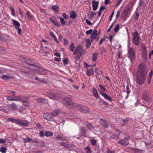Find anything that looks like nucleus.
Returning <instances> with one entry per match:
<instances>
[{"label":"nucleus","mask_w":153,"mask_h":153,"mask_svg":"<svg viewBox=\"0 0 153 153\" xmlns=\"http://www.w3.org/2000/svg\"><path fill=\"white\" fill-rule=\"evenodd\" d=\"M137 74V83L140 84H143L145 80L147 72L145 71L143 65L141 64L139 65V70Z\"/></svg>","instance_id":"nucleus-1"},{"label":"nucleus","mask_w":153,"mask_h":153,"mask_svg":"<svg viewBox=\"0 0 153 153\" xmlns=\"http://www.w3.org/2000/svg\"><path fill=\"white\" fill-rule=\"evenodd\" d=\"M8 93L11 96H5L6 99L8 101H22V98L19 96H16V93L12 91H9Z\"/></svg>","instance_id":"nucleus-2"},{"label":"nucleus","mask_w":153,"mask_h":153,"mask_svg":"<svg viewBox=\"0 0 153 153\" xmlns=\"http://www.w3.org/2000/svg\"><path fill=\"white\" fill-rule=\"evenodd\" d=\"M62 102L64 105L70 108L76 107L77 105V104L73 102L70 98L68 97L64 98L62 100Z\"/></svg>","instance_id":"nucleus-3"},{"label":"nucleus","mask_w":153,"mask_h":153,"mask_svg":"<svg viewBox=\"0 0 153 153\" xmlns=\"http://www.w3.org/2000/svg\"><path fill=\"white\" fill-rule=\"evenodd\" d=\"M29 60H28L26 62V63L32 66L31 68L34 71V72L42 74H45L47 73V71L44 69L43 68L39 67L35 65L29 64L28 63V62Z\"/></svg>","instance_id":"nucleus-4"},{"label":"nucleus","mask_w":153,"mask_h":153,"mask_svg":"<svg viewBox=\"0 0 153 153\" xmlns=\"http://www.w3.org/2000/svg\"><path fill=\"white\" fill-rule=\"evenodd\" d=\"M133 37L132 39V42L134 44L139 45L140 42V39L138 36V34L137 31H136L132 33Z\"/></svg>","instance_id":"nucleus-5"},{"label":"nucleus","mask_w":153,"mask_h":153,"mask_svg":"<svg viewBox=\"0 0 153 153\" xmlns=\"http://www.w3.org/2000/svg\"><path fill=\"white\" fill-rule=\"evenodd\" d=\"M54 112H53V114L52 115L51 113H46L44 114L43 115V117L44 119L46 120L49 121H52L53 120V117L56 116L58 112H57L56 114H54Z\"/></svg>","instance_id":"nucleus-6"},{"label":"nucleus","mask_w":153,"mask_h":153,"mask_svg":"<svg viewBox=\"0 0 153 153\" xmlns=\"http://www.w3.org/2000/svg\"><path fill=\"white\" fill-rule=\"evenodd\" d=\"M77 108L80 110L81 112L85 113H88L90 111V109L88 107L85 106H82L81 105H76Z\"/></svg>","instance_id":"nucleus-7"},{"label":"nucleus","mask_w":153,"mask_h":153,"mask_svg":"<svg viewBox=\"0 0 153 153\" xmlns=\"http://www.w3.org/2000/svg\"><path fill=\"white\" fill-rule=\"evenodd\" d=\"M47 95L50 99L53 100H57L60 98V95L55 94L53 91L49 93Z\"/></svg>","instance_id":"nucleus-8"},{"label":"nucleus","mask_w":153,"mask_h":153,"mask_svg":"<svg viewBox=\"0 0 153 153\" xmlns=\"http://www.w3.org/2000/svg\"><path fill=\"white\" fill-rule=\"evenodd\" d=\"M47 95L50 99L53 100H57L60 98V95L55 94L53 91L49 93Z\"/></svg>","instance_id":"nucleus-9"},{"label":"nucleus","mask_w":153,"mask_h":153,"mask_svg":"<svg viewBox=\"0 0 153 153\" xmlns=\"http://www.w3.org/2000/svg\"><path fill=\"white\" fill-rule=\"evenodd\" d=\"M18 124L20 126H29L28 123L25 120H23L20 119H18L16 123Z\"/></svg>","instance_id":"nucleus-10"},{"label":"nucleus","mask_w":153,"mask_h":153,"mask_svg":"<svg viewBox=\"0 0 153 153\" xmlns=\"http://www.w3.org/2000/svg\"><path fill=\"white\" fill-rule=\"evenodd\" d=\"M128 53L129 58L131 60L134 59L135 57V53L132 48H131L129 49Z\"/></svg>","instance_id":"nucleus-11"},{"label":"nucleus","mask_w":153,"mask_h":153,"mask_svg":"<svg viewBox=\"0 0 153 153\" xmlns=\"http://www.w3.org/2000/svg\"><path fill=\"white\" fill-rule=\"evenodd\" d=\"M117 143L123 146H126L128 144V139L126 138L121 140L119 141H117Z\"/></svg>","instance_id":"nucleus-12"},{"label":"nucleus","mask_w":153,"mask_h":153,"mask_svg":"<svg viewBox=\"0 0 153 153\" xmlns=\"http://www.w3.org/2000/svg\"><path fill=\"white\" fill-rule=\"evenodd\" d=\"M97 30L94 29L91 34L90 38L92 40V42L93 41L94 39H95L97 36Z\"/></svg>","instance_id":"nucleus-13"},{"label":"nucleus","mask_w":153,"mask_h":153,"mask_svg":"<svg viewBox=\"0 0 153 153\" xmlns=\"http://www.w3.org/2000/svg\"><path fill=\"white\" fill-rule=\"evenodd\" d=\"M79 53L81 55L82 53V49L79 46H77L76 47L74 51L73 52V54H75Z\"/></svg>","instance_id":"nucleus-14"},{"label":"nucleus","mask_w":153,"mask_h":153,"mask_svg":"<svg viewBox=\"0 0 153 153\" xmlns=\"http://www.w3.org/2000/svg\"><path fill=\"white\" fill-rule=\"evenodd\" d=\"M100 124L104 128H107L108 125L107 124L106 122L102 119H100Z\"/></svg>","instance_id":"nucleus-15"},{"label":"nucleus","mask_w":153,"mask_h":153,"mask_svg":"<svg viewBox=\"0 0 153 153\" xmlns=\"http://www.w3.org/2000/svg\"><path fill=\"white\" fill-rule=\"evenodd\" d=\"M129 10V8L128 7L123 11L121 15L122 18L124 19L125 18Z\"/></svg>","instance_id":"nucleus-16"},{"label":"nucleus","mask_w":153,"mask_h":153,"mask_svg":"<svg viewBox=\"0 0 153 153\" xmlns=\"http://www.w3.org/2000/svg\"><path fill=\"white\" fill-rule=\"evenodd\" d=\"M141 49L142 52V54L143 55V56L144 58H146L147 54V52L146 47L144 46H142Z\"/></svg>","instance_id":"nucleus-17"},{"label":"nucleus","mask_w":153,"mask_h":153,"mask_svg":"<svg viewBox=\"0 0 153 153\" xmlns=\"http://www.w3.org/2000/svg\"><path fill=\"white\" fill-rule=\"evenodd\" d=\"M12 21L13 22V25L16 29H17L20 27V25L19 22L13 19H12Z\"/></svg>","instance_id":"nucleus-18"},{"label":"nucleus","mask_w":153,"mask_h":153,"mask_svg":"<svg viewBox=\"0 0 153 153\" xmlns=\"http://www.w3.org/2000/svg\"><path fill=\"white\" fill-rule=\"evenodd\" d=\"M92 92L93 96H94L96 99H99V96L98 95V92L96 89L93 88L92 89Z\"/></svg>","instance_id":"nucleus-19"},{"label":"nucleus","mask_w":153,"mask_h":153,"mask_svg":"<svg viewBox=\"0 0 153 153\" xmlns=\"http://www.w3.org/2000/svg\"><path fill=\"white\" fill-rule=\"evenodd\" d=\"M86 75L88 76H90L94 74V69L93 68L87 69L86 72Z\"/></svg>","instance_id":"nucleus-20"},{"label":"nucleus","mask_w":153,"mask_h":153,"mask_svg":"<svg viewBox=\"0 0 153 153\" xmlns=\"http://www.w3.org/2000/svg\"><path fill=\"white\" fill-rule=\"evenodd\" d=\"M49 20L55 26L58 27L60 26V25L54 19V17H52L49 19Z\"/></svg>","instance_id":"nucleus-21"},{"label":"nucleus","mask_w":153,"mask_h":153,"mask_svg":"<svg viewBox=\"0 0 153 153\" xmlns=\"http://www.w3.org/2000/svg\"><path fill=\"white\" fill-rule=\"evenodd\" d=\"M92 4L93 10L94 11L96 10L98 7L99 4L98 2H96L94 1L92 2Z\"/></svg>","instance_id":"nucleus-22"},{"label":"nucleus","mask_w":153,"mask_h":153,"mask_svg":"<svg viewBox=\"0 0 153 153\" xmlns=\"http://www.w3.org/2000/svg\"><path fill=\"white\" fill-rule=\"evenodd\" d=\"M36 101L38 102L42 103H46L48 102V100L46 99L42 98L37 99Z\"/></svg>","instance_id":"nucleus-23"},{"label":"nucleus","mask_w":153,"mask_h":153,"mask_svg":"<svg viewBox=\"0 0 153 153\" xmlns=\"http://www.w3.org/2000/svg\"><path fill=\"white\" fill-rule=\"evenodd\" d=\"M53 134V132L49 131H45V132L44 135L46 137H51Z\"/></svg>","instance_id":"nucleus-24"},{"label":"nucleus","mask_w":153,"mask_h":153,"mask_svg":"<svg viewBox=\"0 0 153 153\" xmlns=\"http://www.w3.org/2000/svg\"><path fill=\"white\" fill-rule=\"evenodd\" d=\"M101 95L106 99L108 100L110 102L112 101L111 98L109 97L108 95L105 93H102Z\"/></svg>","instance_id":"nucleus-25"},{"label":"nucleus","mask_w":153,"mask_h":153,"mask_svg":"<svg viewBox=\"0 0 153 153\" xmlns=\"http://www.w3.org/2000/svg\"><path fill=\"white\" fill-rule=\"evenodd\" d=\"M26 13L28 19L30 20H32L33 18V16L31 14L29 11H27Z\"/></svg>","instance_id":"nucleus-26"},{"label":"nucleus","mask_w":153,"mask_h":153,"mask_svg":"<svg viewBox=\"0 0 153 153\" xmlns=\"http://www.w3.org/2000/svg\"><path fill=\"white\" fill-rule=\"evenodd\" d=\"M99 86L100 88V90H98L99 92L101 93V94H102V93H103L104 92L106 91V88L102 86L101 84L99 85Z\"/></svg>","instance_id":"nucleus-27"},{"label":"nucleus","mask_w":153,"mask_h":153,"mask_svg":"<svg viewBox=\"0 0 153 153\" xmlns=\"http://www.w3.org/2000/svg\"><path fill=\"white\" fill-rule=\"evenodd\" d=\"M11 108L14 110H15L17 109L18 108V106L14 103H13L9 105Z\"/></svg>","instance_id":"nucleus-28"},{"label":"nucleus","mask_w":153,"mask_h":153,"mask_svg":"<svg viewBox=\"0 0 153 153\" xmlns=\"http://www.w3.org/2000/svg\"><path fill=\"white\" fill-rule=\"evenodd\" d=\"M98 55V53H95L93 54L92 57V59L93 61L95 62L97 60Z\"/></svg>","instance_id":"nucleus-29"},{"label":"nucleus","mask_w":153,"mask_h":153,"mask_svg":"<svg viewBox=\"0 0 153 153\" xmlns=\"http://www.w3.org/2000/svg\"><path fill=\"white\" fill-rule=\"evenodd\" d=\"M86 47L87 48H89L90 47V46L91 45V44L92 42H92V40H91V41L89 39H86Z\"/></svg>","instance_id":"nucleus-30"},{"label":"nucleus","mask_w":153,"mask_h":153,"mask_svg":"<svg viewBox=\"0 0 153 153\" xmlns=\"http://www.w3.org/2000/svg\"><path fill=\"white\" fill-rule=\"evenodd\" d=\"M79 132L81 135H85L86 133V130L84 128H81L79 129Z\"/></svg>","instance_id":"nucleus-31"},{"label":"nucleus","mask_w":153,"mask_h":153,"mask_svg":"<svg viewBox=\"0 0 153 153\" xmlns=\"http://www.w3.org/2000/svg\"><path fill=\"white\" fill-rule=\"evenodd\" d=\"M1 78L4 80H7L11 78V77L7 75H3Z\"/></svg>","instance_id":"nucleus-32"},{"label":"nucleus","mask_w":153,"mask_h":153,"mask_svg":"<svg viewBox=\"0 0 153 153\" xmlns=\"http://www.w3.org/2000/svg\"><path fill=\"white\" fill-rule=\"evenodd\" d=\"M52 9L55 11V12L57 13L59 12L58 7L57 5L53 6L52 7Z\"/></svg>","instance_id":"nucleus-33"},{"label":"nucleus","mask_w":153,"mask_h":153,"mask_svg":"<svg viewBox=\"0 0 153 153\" xmlns=\"http://www.w3.org/2000/svg\"><path fill=\"white\" fill-rule=\"evenodd\" d=\"M85 150L86 153H91V150L89 146H87L85 148Z\"/></svg>","instance_id":"nucleus-34"},{"label":"nucleus","mask_w":153,"mask_h":153,"mask_svg":"<svg viewBox=\"0 0 153 153\" xmlns=\"http://www.w3.org/2000/svg\"><path fill=\"white\" fill-rule=\"evenodd\" d=\"M70 17L72 19L75 18L76 16V14L75 11H72L70 12Z\"/></svg>","instance_id":"nucleus-35"},{"label":"nucleus","mask_w":153,"mask_h":153,"mask_svg":"<svg viewBox=\"0 0 153 153\" xmlns=\"http://www.w3.org/2000/svg\"><path fill=\"white\" fill-rule=\"evenodd\" d=\"M75 48V46H74V43L73 42L71 43V45H70V50L73 52Z\"/></svg>","instance_id":"nucleus-36"},{"label":"nucleus","mask_w":153,"mask_h":153,"mask_svg":"<svg viewBox=\"0 0 153 153\" xmlns=\"http://www.w3.org/2000/svg\"><path fill=\"white\" fill-rule=\"evenodd\" d=\"M33 139L30 137L26 138H25L24 140V142L25 143L29 142L30 141H33Z\"/></svg>","instance_id":"nucleus-37"},{"label":"nucleus","mask_w":153,"mask_h":153,"mask_svg":"<svg viewBox=\"0 0 153 153\" xmlns=\"http://www.w3.org/2000/svg\"><path fill=\"white\" fill-rule=\"evenodd\" d=\"M59 19H60V21L61 22V24L62 25H65V22L64 19L62 17H59Z\"/></svg>","instance_id":"nucleus-38"},{"label":"nucleus","mask_w":153,"mask_h":153,"mask_svg":"<svg viewBox=\"0 0 153 153\" xmlns=\"http://www.w3.org/2000/svg\"><path fill=\"white\" fill-rule=\"evenodd\" d=\"M91 144L93 146H95L97 143V140L95 139H92L90 140Z\"/></svg>","instance_id":"nucleus-39"},{"label":"nucleus","mask_w":153,"mask_h":153,"mask_svg":"<svg viewBox=\"0 0 153 153\" xmlns=\"http://www.w3.org/2000/svg\"><path fill=\"white\" fill-rule=\"evenodd\" d=\"M10 10L11 11V12L12 13V14L14 16H15L16 14H15V10L14 9V8L13 7H10Z\"/></svg>","instance_id":"nucleus-40"},{"label":"nucleus","mask_w":153,"mask_h":153,"mask_svg":"<svg viewBox=\"0 0 153 153\" xmlns=\"http://www.w3.org/2000/svg\"><path fill=\"white\" fill-rule=\"evenodd\" d=\"M60 144L65 147H68L69 146V144L68 143L61 142L60 143Z\"/></svg>","instance_id":"nucleus-41"},{"label":"nucleus","mask_w":153,"mask_h":153,"mask_svg":"<svg viewBox=\"0 0 153 153\" xmlns=\"http://www.w3.org/2000/svg\"><path fill=\"white\" fill-rule=\"evenodd\" d=\"M120 25L117 24L114 28V31L115 32H117L119 29Z\"/></svg>","instance_id":"nucleus-42"},{"label":"nucleus","mask_w":153,"mask_h":153,"mask_svg":"<svg viewBox=\"0 0 153 153\" xmlns=\"http://www.w3.org/2000/svg\"><path fill=\"white\" fill-rule=\"evenodd\" d=\"M130 150L132 151L133 152L136 153L139 152V150L138 149H136L133 148H130Z\"/></svg>","instance_id":"nucleus-43"},{"label":"nucleus","mask_w":153,"mask_h":153,"mask_svg":"<svg viewBox=\"0 0 153 153\" xmlns=\"http://www.w3.org/2000/svg\"><path fill=\"white\" fill-rule=\"evenodd\" d=\"M149 0H142L141 4L143 5H146L148 3Z\"/></svg>","instance_id":"nucleus-44"},{"label":"nucleus","mask_w":153,"mask_h":153,"mask_svg":"<svg viewBox=\"0 0 153 153\" xmlns=\"http://www.w3.org/2000/svg\"><path fill=\"white\" fill-rule=\"evenodd\" d=\"M7 149L4 147H1L0 148V151L2 153H4L6 152Z\"/></svg>","instance_id":"nucleus-45"},{"label":"nucleus","mask_w":153,"mask_h":153,"mask_svg":"<svg viewBox=\"0 0 153 153\" xmlns=\"http://www.w3.org/2000/svg\"><path fill=\"white\" fill-rule=\"evenodd\" d=\"M93 30L91 29L86 31V34L87 35H88L90 34H91Z\"/></svg>","instance_id":"nucleus-46"},{"label":"nucleus","mask_w":153,"mask_h":153,"mask_svg":"<svg viewBox=\"0 0 153 153\" xmlns=\"http://www.w3.org/2000/svg\"><path fill=\"white\" fill-rule=\"evenodd\" d=\"M126 93L128 94H129L130 93V91L129 89V86L128 85H127L126 87Z\"/></svg>","instance_id":"nucleus-47"},{"label":"nucleus","mask_w":153,"mask_h":153,"mask_svg":"<svg viewBox=\"0 0 153 153\" xmlns=\"http://www.w3.org/2000/svg\"><path fill=\"white\" fill-rule=\"evenodd\" d=\"M56 138L57 139V140H61V141H63V138L62 137H61V136L60 135H58L56 137Z\"/></svg>","instance_id":"nucleus-48"},{"label":"nucleus","mask_w":153,"mask_h":153,"mask_svg":"<svg viewBox=\"0 0 153 153\" xmlns=\"http://www.w3.org/2000/svg\"><path fill=\"white\" fill-rule=\"evenodd\" d=\"M39 135L40 137H43L44 135H45L43 131H40L39 132Z\"/></svg>","instance_id":"nucleus-49"},{"label":"nucleus","mask_w":153,"mask_h":153,"mask_svg":"<svg viewBox=\"0 0 153 153\" xmlns=\"http://www.w3.org/2000/svg\"><path fill=\"white\" fill-rule=\"evenodd\" d=\"M10 120L13 123H15L16 124V122H17V119L10 118Z\"/></svg>","instance_id":"nucleus-50"},{"label":"nucleus","mask_w":153,"mask_h":153,"mask_svg":"<svg viewBox=\"0 0 153 153\" xmlns=\"http://www.w3.org/2000/svg\"><path fill=\"white\" fill-rule=\"evenodd\" d=\"M87 127L89 129L91 130H92L94 128L93 126L90 123L88 124V126Z\"/></svg>","instance_id":"nucleus-51"},{"label":"nucleus","mask_w":153,"mask_h":153,"mask_svg":"<svg viewBox=\"0 0 153 153\" xmlns=\"http://www.w3.org/2000/svg\"><path fill=\"white\" fill-rule=\"evenodd\" d=\"M62 16L63 17L66 19H67L68 18V16L66 15L65 13H63L62 14Z\"/></svg>","instance_id":"nucleus-52"},{"label":"nucleus","mask_w":153,"mask_h":153,"mask_svg":"<svg viewBox=\"0 0 153 153\" xmlns=\"http://www.w3.org/2000/svg\"><path fill=\"white\" fill-rule=\"evenodd\" d=\"M63 62L64 64L65 65H67L68 64V59H65L63 60Z\"/></svg>","instance_id":"nucleus-53"},{"label":"nucleus","mask_w":153,"mask_h":153,"mask_svg":"<svg viewBox=\"0 0 153 153\" xmlns=\"http://www.w3.org/2000/svg\"><path fill=\"white\" fill-rule=\"evenodd\" d=\"M35 79L37 81H39L40 82H42L43 81V79H41L39 77H36L35 78Z\"/></svg>","instance_id":"nucleus-54"},{"label":"nucleus","mask_w":153,"mask_h":153,"mask_svg":"<svg viewBox=\"0 0 153 153\" xmlns=\"http://www.w3.org/2000/svg\"><path fill=\"white\" fill-rule=\"evenodd\" d=\"M54 112V114H56V113L57 112H58V113H57V114L56 115H56H57L59 113V110H54V111H53L52 112V113H51V114H52V115H53V112Z\"/></svg>","instance_id":"nucleus-55"},{"label":"nucleus","mask_w":153,"mask_h":153,"mask_svg":"<svg viewBox=\"0 0 153 153\" xmlns=\"http://www.w3.org/2000/svg\"><path fill=\"white\" fill-rule=\"evenodd\" d=\"M6 71V70L4 68H0V72L1 73H4Z\"/></svg>","instance_id":"nucleus-56"},{"label":"nucleus","mask_w":153,"mask_h":153,"mask_svg":"<svg viewBox=\"0 0 153 153\" xmlns=\"http://www.w3.org/2000/svg\"><path fill=\"white\" fill-rule=\"evenodd\" d=\"M153 74V72L152 71V70H151V71L150 72L149 74V78H151L152 77V76Z\"/></svg>","instance_id":"nucleus-57"},{"label":"nucleus","mask_w":153,"mask_h":153,"mask_svg":"<svg viewBox=\"0 0 153 153\" xmlns=\"http://www.w3.org/2000/svg\"><path fill=\"white\" fill-rule=\"evenodd\" d=\"M63 41L64 45H67L68 44V42L66 39H64Z\"/></svg>","instance_id":"nucleus-58"},{"label":"nucleus","mask_w":153,"mask_h":153,"mask_svg":"<svg viewBox=\"0 0 153 153\" xmlns=\"http://www.w3.org/2000/svg\"><path fill=\"white\" fill-rule=\"evenodd\" d=\"M86 22L89 25H92V23H91L90 21H89L88 19L86 20Z\"/></svg>","instance_id":"nucleus-59"},{"label":"nucleus","mask_w":153,"mask_h":153,"mask_svg":"<svg viewBox=\"0 0 153 153\" xmlns=\"http://www.w3.org/2000/svg\"><path fill=\"white\" fill-rule=\"evenodd\" d=\"M50 35L52 37H53V38L56 36L54 35V33L52 32H50Z\"/></svg>","instance_id":"nucleus-60"},{"label":"nucleus","mask_w":153,"mask_h":153,"mask_svg":"<svg viewBox=\"0 0 153 153\" xmlns=\"http://www.w3.org/2000/svg\"><path fill=\"white\" fill-rule=\"evenodd\" d=\"M5 142V140L3 139H0V143H3Z\"/></svg>","instance_id":"nucleus-61"},{"label":"nucleus","mask_w":153,"mask_h":153,"mask_svg":"<svg viewBox=\"0 0 153 153\" xmlns=\"http://www.w3.org/2000/svg\"><path fill=\"white\" fill-rule=\"evenodd\" d=\"M110 3V0H105V4H107Z\"/></svg>","instance_id":"nucleus-62"},{"label":"nucleus","mask_w":153,"mask_h":153,"mask_svg":"<svg viewBox=\"0 0 153 153\" xmlns=\"http://www.w3.org/2000/svg\"><path fill=\"white\" fill-rule=\"evenodd\" d=\"M17 29H18V33L20 35L21 34V32L22 31L21 29L19 27Z\"/></svg>","instance_id":"nucleus-63"},{"label":"nucleus","mask_w":153,"mask_h":153,"mask_svg":"<svg viewBox=\"0 0 153 153\" xmlns=\"http://www.w3.org/2000/svg\"><path fill=\"white\" fill-rule=\"evenodd\" d=\"M96 15V13H94V12L93 11H91V14H90V16H91V17H93V16H94L95 15Z\"/></svg>","instance_id":"nucleus-64"}]
</instances>
